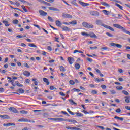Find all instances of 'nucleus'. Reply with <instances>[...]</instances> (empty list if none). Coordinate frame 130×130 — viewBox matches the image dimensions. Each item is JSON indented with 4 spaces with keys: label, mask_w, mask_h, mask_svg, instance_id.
Segmentation results:
<instances>
[{
    "label": "nucleus",
    "mask_w": 130,
    "mask_h": 130,
    "mask_svg": "<svg viewBox=\"0 0 130 130\" xmlns=\"http://www.w3.org/2000/svg\"><path fill=\"white\" fill-rule=\"evenodd\" d=\"M96 24L99 26H102V27H104V28H105L106 29H108L109 30H110V31H112V32H114V29H113V28L107 25L103 24V22H102V20H97L96 21Z\"/></svg>",
    "instance_id": "f257e3e1"
},
{
    "label": "nucleus",
    "mask_w": 130,
    "mask_h": 130,
    "mask_svg": "<svg viewBox=\"0 0 130 130\" xmlns=\"http://www.w3.org/2000/svg\"><path fill=\"white\" fill-rule=\"evenodd\" d=\"M82 24L85 28H87L88 29H93V28H94V25H93V24L87 22H83Z\"/></svg>",
    "instance_id": "f03ea898"
},
{
    "label": "nucleus",
    "mask_w": 130,
    "mask_h": 130,
    "mask_svg": "<svg viewBox=\"0 0 130 130\" xmlns=\"http://www.w3.org/2000/svg\"><path fill=\"white\" fill-rule=\"evenodd\" d=\"M62 17L66 19H72V18H73V16L72 15L64 13L62 14Z\"/></svg>",
    "instance_id": "7ed1b4c3"
},
{
    "label": "nucleus",
    "mask_w": 130,
    "mask_h": 130,
    "mask_svg": "<svg viewBox=\"0 0 130 130\" xmlns=\"http://www.w3.org/2000/svg\"><path fill=\"white\" fill-rule=\"evenodd\" d=\"M49 120H51V121H61V120H64L63 118H48Z\"/></svg>",
    "instance_id": "20e7f679"
},
{
    "label": "nucleus",
    "mask_w": 130,
    "mask_h": 130,
    "mask_svg": "<svg viewBox=\"0 0 130 130\" xmlns=\"http://www.w3.org/2000/svg\"><path fill=\"white\" fill-rule=\"evenodd\" d=\"M111 46H113V47H117L118 48H121L122 46L120 45L119 44L114 43L113 42L110 43Z\"/></svg>",
    "instance_id": "39448f33"
},
{
    "label": "nucleus",
    "mask_w": 130,
    "mask_h": 130,
    "mask_svg": "<svg viewBox=\"0 0 130 130\" xmlns=\"http://www.w3.org/2000/svg\"><path fill=\"white\" fill-rule=\"evenodd\" d=\"M113 27H115V28H117V29H120V30H122V31H123V29H124V27L121 26V25L118 24H113Z\"/></svg>",
    "instance_id": "423d86ee"
},
{
    "label": "nucleus",
    "mask_w": 130,
    "mask_h": 130,
    "mask_svg": "<svg viewBox=\"0 0 130 130\" xmlns=\"http://www.w3.org/2000/svg\"><path fill=\"white\" fill-rule=\"evenodd\" d=\"M19 122H31V120H28L27 118H21L18 120Z\"/></svg>",
    "instance_id": "0eeeda50"
},
{
    "label": "nucleus",
    "mask_w": 130,
    "mask_h": 130,
    "mask_svg": "<svg viewBox=\"0 0 130 130\" xmlns=\"http://www.w3.org/2000/svg\"><path fill=\"white\" fill-rule=\"evenodd\" d=\"M89 13L91 14L92 16H99V12L96 11H90Z\"/></svg>",
    "instance_id": "6e6552de"
},
{
    "label": "nucleus",
    "mask_w": 130,
    "mask_h": 130,
    "mask_svg": "<svg viewBox=\"0 0 130 130\" xmlns=\"http://www.w3.org/2000/svg\"><path fill=\"white\" fill-rule=\"evenodd\" d=\"M39 13L41 16H43V17H45L47 15V12H45L43 10H39Z\"/></svg>",
    "instance_id": "1a4fd4ad"
},
{
    "label": "nucleus",
    "mask_w": 130,
    "mask_h": 130,
    "mask_svg": "<svg viewBox=\"0 0 130 130\" xmlns=\"http://www.w3.org/2000/svg\"><path fill=\"white\" fill-rule=\"evenodd\" d=\"M66 128H67V129H70V130H82V129L80 128H77L76 127L67 126L66 127Z\"/></svg>",
    "instance_id": "9d476101"
},
{
    "label": "nucleus",
    "mask_w": 130,
    "mask_h": 130,
    "mask_svg": "<svg viewBox=\"0 0 130 130\" xmlns=\"http://www.w3.org/2000/svg\"><path fill=\"white\" fill-rule=\"evenodd\" d=\"M9 110H10V111H12V112H14V113H19V112L17 110H16V108L12 107L9 108Z\"/></svg>",
    "instance_id": "9b49d317"
},
{
    "label": "nucleus",
    "mask_w": 130,
    "mask_h": 130,
    "mask_svg": "<svg viewBox=\"0 0 130 130\" xmlns=\"http://www.w3.org/2000/svg\"><path fill=\"white\" fill-rule=\"evenodd\" d=\"M79 4L82 6L83 7H88V6H90V4L89 3H86L82 1H79Z\"/></svg>",
    "instance_id": "f8f14e48"
},
{
    "label": "nucleus",
    "mask_w": 130,
    "mask_h": 130,
    "mask_svg": "<svg viewBox=\"0 0 130 130\" xmlns=\"http://www.w3.org/2000/svg\"><path fill=\"white\" fill-rule=\"evenodd\" d=\"M16 125V124H15V123H4L3 124V126H6L7 127H8V126H15Z\"/></svg>",
    "instance_id": "ddd939ff"
},
{
    "label": "nucleus",
    "mask_w": 130,
    "mask_h": 130,
    "mask_svg": "<svg viewBox=\"0 0 130 130\" xmlns=\"http://www.w3.org/2000/svg\"><path fill=\"white\" fill-rule=\"evenodd\" d=\"M68 59L70 64H73V63H74V62H75V60L74 59V58L68 57Z\"/></svg>",
    "instance_id": "4468645a"
},
{
    "label": "nucleus",
    "mask_w": 130,
    "mask_h": 130,
    "mask_svg": "<svg viewBox=\"0 0 130 130\" xmlns=\"http://www.w3.org/2000/svg\"><path fill=\"white\" fill-rule=\"evenodd\" d=\"M61 121H68V122H73V123H77V121L75 120H71V119H63V120H61Z\"/></svg>",
    "instance_id": "2eb2a0df"
},
{
    "label": "nucleus",
    "mask_w": 130,
    "mask_h": 130,
    "mask_svg": "<svg viewBox=\"0 0 130 130\" xmlns=\"http://www.w3.org/2000/svg\"><path fill=\"white\" fill-rule=\"evenodd\" d=\"M1 118H3V119H9L10 117L7 115H0Z\"/></svg>",
    "instance_id": "dca6fc26"
},
{
    "label": "nucleus",
    "mask_w": 130,
    "mask_h": 130,
    "mask_svg": "<svg viewBox=\"0 0 130 130\" xmlns=\"http://www.w3.org/2000/svg\"><path fill=\"white\" fill-rule=\"evenodd\" d=\"M23 74L25 77H30L31 75V73L29 71H24Z\"/></svg>",
    "instance_id": "f3484780"
},
{
    "label": "nucleus",
    "mask_w": 130,
    "mask_h": 130,
    "mask_svg": "<svg viewBox=\"0 0 130 130\" xmlns=\"http://www.w3.org/2000/svg\"><path fill=\"white\" fill-rule=\"evenodd\" d=\"M49 10L50 11H55L56 12H59V9L54 7H49Z\"/></svg>",
    "instance_id": "a211bd4d"
},
{
    "label": "nucleus",
    "mask_w": 130,
    "mask_h": 130,
    "mask_svg": "<svg viewBox=\"0 0 130 130\" xmlns=\"http://www.w3.org/2000/svg\"><path fill=\"white\" fill-rule=\"evenodd\" d=\"M101 4L103 5L105 7H107V8H109V7H110V6L109 5V4H108L107 3L105 2H102L101 3Z\"/></svg>",
    "instance_id": "6ab92c4d"
},
{
    "label": "nucleus",
    "mask_w": 130,
    "mask_h": 130,
    "mask_svg": "<svg viewBox=\"0 0 130 130\" xmlns=\"http://www.w3.org/2000/svg\"><path fill=\"white\" fill-rule=\"evenodd\" d=\"M89 36H90L91 38H97V36L94 32L90 33Z\"/></svg>",
    "instance_id": "aec40b11"
},
{
    "label": "nucleus",
    "mask_w": 130,
    "mask_h": 130,
    "mask_svg": "<svg viewBox=\"0 0 130 130\" xmlns=\"http://www.w3.org/2000/svg\"><path fill=\"white\" fill-rule=\"evenodd\" d=\"M55 23L57 27H61V25H62V24L61 23V22H60V21L59 20H56Z\"/></svg>",
    "instance_id": "412c9836"
},
{
    "label": "nucleus",
    "mask_w": 130,
    "mask_h": 130,
    "mask_svg": "<svg viewBox=\"0 0 130 130\" xmlns=\"http://www.w3.org/2000/svg\"><path fill=\"white\" fill-rule=\"evenodd\" d=\"M114 118L115 119H118V120H120L121 121H123V120H124V119H123V118L120 117H118L117 116H115Z\"/></svg>",
    "instance_id": "4be33fe9"
},
{
    "label": "nucleus",
    "mask_w": 130,
    "mask_h": 130,
    "mask_svg": "<svg viewBox=\"0 0 130 130\" xmlns=\"http://www.w3.org/2000/svg\"><path fill=\"white\" fill-rule=\"evenodd\" d=\"M102 12H103L104 15H106L107 16H108V15H110V12H109V11L107 10H102Z\"/></svg>",
    "instance_id": "5701e85b"
},
{
    "label": "nucleus",
    "mask_w": 130,
    "mask_h": 130,
    "mask_svg": "<svg viewBox=\"0 0 130 130\" xmlns=\"http://www.w3.org/2000/svg\"><path fill=\"white\" fill-rule=\"evenodd\" d=\"M61 28L63 31H68V32H69L70 30V28L67 26H63L62 27H61Z\"/></svg>",
    "instance_id": "b1692460"
},
{
    "label": "nucleus",
    "mask_w": 130,
    "mask_h": 130,
    "mask_svg": "<svg viewBox=\"0 0 130 130\" xmlns=\"http://www.w3.org/2000/svg\"><path fill=\"white\" fill-rule=\"evenodd\" d=\"M43 81L44 82H45V83H47L46 85H47V86H48V85H49V81H48V79H47V78H43Z\"/></svg>",
    "instance_id": "393cba45"
},
{
    "label": "nucleus",
    "mask_w": 130,
    "mask_h": 130,
    "mask_svg": "<svg viewBox=\"0 0 130 130\" xmlns=\"http://www.w3.org/2000/svg\"><path fill=\"white\" fill-rule=\"evenodd\" d=\"M115 6L116 7H118V8H119L120 10H123V7H122L121 5H119V4L116 3Z\"/></svg>",
    "instance_id": "a878e982"
},
{
    "label": "nucleus",
    "mask_w": 130,
    "mask_h": 130,
    "mask_svg": "<svg viewBox=\"0 0 130 130\" xmlns=\"http://www.w3.org/2000/svg\"><path fill=\"white\" fill-rule=\"evenodd\" d=\"M3 23H4V24L5 25L6 27H9V26H10V24H9V22L6 21V20H4L3 21Z\"/></svg>",
    "instance_id": "bb28decb"
},
{
    "label": "nucleus",
    "mask_w": 130,
    "mask_h": 130,
    "mask_svg": "<svg viewBox=\"0 0 130 130\" xmlns=\"http://www.w3.org/2000/svg\"><path fill=\"white\" fill-rule=\"evenodd\" d=\"M69 23L70 25H77V24H78V22H77L76 20H74L73 21L69 22Z\"/></svg>",
    "instance_id": "cd10ccee"
},
{
    "label": "nucleus",
    "mask_w": 130,
    "mask_h": 130,
    "mask_svg": "<svg viewBox=\"0 0 130 130\" xmlns=\"http://www.w3.org/2000/svg\"><path fill=\"white\" fill-rule=\"evenodd\" d=\"M75 114L80 117H83V116H84V114H82L81 113H75Z\"/></svg>",
    "instance_id": "c85d7f7f"
},
{
    "label": "nucleus",
    "mask_w": 130,
    "mask_h": 130,
    "mask_svg": "<svg viewBox=\"0 0 130 130\" xmlns=\"http://www.w3.org/2000/svg\"><path fill=\"white\" fill-rule=\"evenodd\" d=\"M122 93H123V94H124L126 96H128V95H129V93H128V92H127L125 90H122Z\"/></svg>",
    "instance_id": "c756f323"
},
{
    "label": "nucleus",
    "mask_w": 130,
    "mask_h": 130,
    "mask_svg": "<svg viewBox=\"0 0 130 130\" xmlns=\"http://www.w3.org/2000/svg\"><path fill=\"white\" fill-rule=\"evenodd\" d=\"M60 71H61V72H66V69L63 66H60Z\"/></svg>",
    "instance_id": "7c9ffc66"
},
{
    "label": "nucleus",
    "mask_w": 130,
    "mask_h": 130,
    "mask_svg": "<svg viewBox=\"0 0 130 130\" xmlns=\"http://www.w3.org/2000/svg\"><path fill=\"white\" fill-rule=\"evenodd\" d=\"M77 52H79V53H84V52L82 51H80L78 50H75L73 52V53H77Z\"/></svg>",
    "instance_id": "2f4dec72"
},
{
    "label": "nucleus",
    "mask_w": 130,
    "mask_h": 130,
    "mask_svg": "<svg viewBox=\"0 0 130 130\" xmlns=\"http://www.w3.org/2000/svg\"><path fill=\"white\" fill-rule=\"evenodd\" d=\"M18 92H19V93H20V94H23V93H25V91L24 90V89H23L22 88L19 89Z\"/></svg>",
    "instance_id": "473e14b6"
},
{
    "label": "nucleus",
    "mask_w": 130,
    "mask_h": 130,
    "mask_svg": "<svg viewBox=\"0 0 130 130\" xmlns=\"http://www.w3.org/2000/svg\"><path fill=\"white\" fill-rule=\"evenodd\" d=\"M28 46H29V47H34L35 48L37 47V46L35 45L34 44H28Z\"/></svg>",
    "instance_id": "72a5a7b5"
},
{
    "label": "nucleus",
    "mask_w": 130,
    "mask_h": 130,
    "mask_svg": "<svg viewBox=\"0 0 130 130\" xmlns=\"http://www.w3.org/2000/svg\"><path fill=\"white\" fill-rule=\"evenodd\" d=\"M67 111L69 112L70 114H71V115H75V113L71 111V110L69 108L67 109Z\"/></svg>",
    "instance_id": "f704fd0d"
},
{
    "label": "nucleus",
    "mask_w": 130,
    "mask_h": 130,
    "mask_svg": "<svg viewBox=\"0 0 130 130\" xmlns=\"http://www.w3.org/2000/svg\"><path fill=\"white\" fill-rule=\"evenodd\" d=\"M31 50H32V48H31L27 49L25 50V52H27L28 53H31L32 52H31Z\"/></svg>",
    "instance_id": "c9c22d12"
},
{
    "label": "nucleus",
    "mask_w": 130,
    "mask_h": 130,
    "mask_svg": "<svg viewBox=\"0 0 130 130\" xmlns=\"http://www.w3.org/2000/svg\"><path fill=\"white\" fill-rule=\"evenodd\" d=\"M75 67L76 70H79L81 66L79 64V63H76Z\"/></svg>",
    "instance_id": "e433bc0d"
},
{
    "label": "nucleus",
    "mask_w": 130,
    "mask_h": 130,
    "mask_svg": "<svg viewBox=\"0 0 130 130\" xmlns=\"http://www.w3.org/2000/svg\"><path fill=\"white\" fill-rule=\"evenodd\" d=\"M15 83H16L17 86H18V87H23V85L21 84L20 83H19V82L16 81Z\"/></svg>",
    "instance_id": "4c0bfd02"
},
{
    "label": "nucleus",
    "mask_w": 130,
    "mask_h": 130,
    "mask_svg": "<svg viewBox=\"0 0 130 130\" xmlns=\"http://www.w3.org/2000/svg\"><path fill=\"white\" fill-rule=\"evenodd\" d=\"M69 102H70L71 104L74 105L75 104V105H77V103H76L73 100H69Z\"/></svg>",
    "instance_id": "58836bf2"
},
{
    "label": "nucleus",
    "mask_w": 130,
    "mask_h": 130,
    "mask_svg": "<svg viewBox=\"0 0 130 130\" xmlns=\"http://www.w3.org/2000/svg\"><path fill=\"white\" fill-rule=\"evenodd\" d=\"M122 32H123L124 33H126V34H128V35H130V32L126 30L125 28H124V29H123Z\"/></svg>",
    "instance_id": "ea45409f"
},
{
    "label": "nucleus",
    "mask_w": 130,
    "mask_h": 130,
    "mask_svg": "<svg viewBox=\"0 0 130 130\" xmlns=\"http://www.w3.org/2000/svg\"><path fill=\"white\" fill-rule=\"evenodd\" d=\"M22 114H27L28 113V112L25 110H22L20 112Z\"/></svg>",
    "instance_id": "a19ab883"
},
{
    "label": "nucleus",
    "mask_w": 130,
    "mask_h": 130,
    "mask_svg": "<svg viewBox=\"0 0 130 130\" xmlns=\"http://www.w3.org/2000/svg\"><path fill=\"white\" fill-rule=\"evenodd\" d=\"M21 8L23 9V11H24V12H26L27 13V12H28V10H27V9H26V7H25V6L22 5L21 6Z\"/></svg>",
    "instance_id": "79ce46f5"
},
{
    "label": "nucleus",
    "mask_w": 130,
    "mask_h": 130,
    "mask_svg": "<svg viewBox=\"0 0 130 130\" xmlns=\"http://www.w3.org/2000/svg\"><path fill=\"white\" fill-rule=\"evenodd\" d=\"M106 35H107V36H108L109 37H113V35L109 33V32H106Z\"/></svg>",
    "instance_id": "37998d69"
},
{
    "label": "nucleus",
    "mask_w": 130,
    "mask_h": 130,
    "mask_svg": "<svg viewBox=\"0 0 130 130\" xmlns=\"http://www.w3.org/2000/svg\"><path fill=\"white\" fill-rule=\"evenodd\" d=\"M116 89L117 90H122V89H123V87H122V86H118L116 87Z\"/></svg>",
    "instance_id": "c03bdc74"
},
{
    "label": "nucleus",
    "mask_w": 130,
    "mask_h": 130,
    "mask_svg": "<svg viewBox=\"0 0 130 130\" xmlns=\"http://www.w3.org/2000/svg\"><path fill=\"white\" fill-rule=\"evenodd\" d=\"M81 35H83V36H89V34L87 32H82Z\"/></svg>",
    "instance_id": "a18cd8bd"
},
{
    "label": "nucleus",
    "mask_w": 130,
    "mask_h": 130,
    "mask_svg": "<svg viewBox=\"0 0 130 130\" xmlns=\"http://www.w3.org/2000/svg\"><path fill=\"white\" fill-rule=\"evenodd\" d=\"M110 93L112 94L113 95H115V94H116V92H115V90H110Z\"/></svg>",
    "instance_id": "49530a36"
},
{
    "label": "nucleus",
    "mask_w": 130,
    "mask_h": 130,
    "mask_svg": "<svg viewBox=\"0 0 130 130\" xmlns=\"http://www.w3.org/2000/svg\"><path fill=\"white\" fill-rule=\"evenodd\" d=\"M48 19L49 20V21L50 22H53V19L52 18H51V17H50V16L48 17Z\"/></svg>",
    "instance_id": "de8ad7c7"
},
{
    "label": "nucleus",
    "mask_w": 130,
    "mask_h": 130,
    "mask_svg": "<svg viewBox=\"0 0 130 130\" xmlns=\"http://www.w3.org/2000/svg\"><path fill=\"white\" fill-rule=\"evenodd\" d=\"M101 49L103 50H109V48L107 47H102L101 48Z\"/></svg>",
    "instance_id": "09e8293b"
},
{
    "label": "nucleus",
    "mask_w": 130,
    "mask_h": 130,
    "mask_svg": "<svg viewBox=\"0 0 130 130\" xmlns=\"http://www.w3.org/2000/svg\"><path fill=\"white\" fill-rule=\"evenodd\" d=\"M13 24H18L19 23V21L17 19H15L13 21Z\"/></svg>",
    "instance_id": "8fccbe9b"
},
{
    "label": "nucleus",
    "mask_w": 130,
    "mask_h": 130,
    "mask_svg": "<svg viewBox=\"0 0 130 130\" xmlns=\"http://www.w3.org/2000/svg\"><path fill=\"white\" fill-rule=\"evenodd\" d=\"M101 87L102 88V89H103V90H105V89H106L107 87L106 85H102L101 86Z\"/></svg>",
    "instance_id": "3c124183"
},
{
    "label": "nucleus",
    "mask_w": 130,
    "mask_h": 130,
    "mask_svg": "<svg viewBox=\"0 0 130 130\" xmlns=\"http://www.w3.org/2000/svg\"><path fill=\"white\" fill-rule=\"evenodd\" d=\"M91 93L93 95H95L96 94H98V92H97V91H96V90H92V91H91Z\"/></svg>",
    "instance_id": "603ef678"
},
{
    "label": "nucleus",
    "mask_w": 130,
    "mask_h": 130,
    "mask_svg": "<svg viewBox=\"0 0 130 130\" xmlns=\"http://www.w3.org/2000/svg\"><path fill=\"white\" fill-rule=\"evenodd\" d=\"M50 90H57L56 88L54 87V86H50Z\"/></svg>",
    "instance_id": "864d4df0"
},
{
    "label": "nucleus",
    "mask_w": 130,
    "mask_h": 130,
    "mask_svg": "<svg viewBox=\"0 0 130 130\" xmlns=\"http://www.w3.org/2000/svg\"><path fill=\"white\" fill-rule=\"evenodd\" d=\"M23 66L24 67H26V68H27L28 69H29V68H30V66L29 65H28V63H24Z\"/></svg>",
    "instance_id": "5fc2aeb1"
},
{
    "label": "nucleus",
    "mask_w": 130,
    "mask_h": 130,
    "mask_svg": "<svg viewBox=\"0 0 130 130\" xmlns=\"http://www.w3.org/2000/svg\"><path fill=\"white\" fill-rule=\"evenodd\" d=\"M87 60H88V61H89V62H92V61H93V59H92L91 58H87Z\"/></svg>",
    "instance_id": "6e6d98bb"
},
{
    "label": "nucleus",
    "mask_w": 130,
    "mask_h": 130,
    "mask_svg": "<svg viewBox=\"0 0 130 130\" xmlns=\"http://www.w3.org/2000/svg\"><path fill=\"white\" fill-rule=\"evenodd\" d=\"M126 99L125 100V102H126L127 103H129L130 101H129V99H128V98L126 97Z\"/></svg>",
    "instance_id": "4d7b16f0"
},
{
    "label": "nucleus",
    "mask_w": 130,
    "mask_h": 130,
    "mask_svg": "<svg viewBox=\"0 0 130 130\" xmlns=\"http://www.w3.org/2000/svg\"><path fill=\"white\" fill-rule=\"evenodd\" d=\"M69 83L70 85H74L75 82H74V80H70Z\"/></svg>",
    "instance_id": "13d9d810"
},
{
    "label": "nucleus",
    "mask_w": 130,
    "mask_h": 130,
    "mask_svg": "<svg viewBox=\"0 0 130 130\" xmlns=\"http://www.w3.org/2000/svg\"><path fill=\"white\" fill-rule=\"evenodd\" d=\"M82 112H83L84 114H90V113L87 112L86 110H83Z\"/></svg>",
    "instance_id": "bf43d9fd"
},
{
    "label": "nucleus",
    "mask_w": 130,
    "mask_h": 130,
    "mask_svg": "<svg viewBox=\"0 0 130 130\" xmlns=\"http://www.w3.org/2000/svg\"><path fill=\"white\" fill-rule=\"evenodd\" d=\"M116 112L117 113H120V112H121V110H120V108H118V109H117V110H116Z\"/></svg>",
    "instance_id": "052dcab7"
},
{
    "label": "nucleus",
    "mask_w": 130,
    "mask_h": 130,
    "mask_svg": "<svg viewBox=\"0 0 130 130\" xmlns=\"http://www.w3.org/2000/svg\"><path fill=\"white\" fill-rule=\"evenodd\" d=\"M34 27H36L37 28H38V29H39V30H40V27L39 26V25H36V24H34Z\"/></svg>",
    "instance_id": "680f3d73"
},
{
    "label": "nucleus",
    "mask_w": 130,
    "mask_h": 130,
    "mask_svg": "<svg viewBox=\"0 0 130 130\" xmlns=\"http://www.w3.org/2000/svg\"><path fill=\"white\" fill-rule=\"evenodd\" d=\"M14 5H15L16 6H20V4L18 2H14Z\"/></svg>",
    "instance_id": "e2e57ef3"
},
{
    "label": "nucleus",
    "mask_w": 130,
    "mask_h": 130,
    "mask_svg": "<svg viewBox=\"0 0 130 130\" xmlns=\"http://www.w3.org/2000/svg\"><path fill=\"white\" fill-rule=\"evenodd\" d=\"M59 94H60L61 96H66V94H64V93H63V92H61V91L59 92Z\"/></svg>",
    "instance_id": "0e129e2a"
},
{
    "label": "nucleus",
    "mask_w": 130,
    "mask_h": 130,
    "mask_svg": "<svg viewBox=\"0 0 130 130\" xmlns=\"http://www.w3.org/2000/svg\"><path fill=\"white\" fill-rule=\"evenodd\" d=\"M5 91L4 88H2V87H0V92H1V93H3Z\"/></svg>",
    "instance_id": "69168bd1"
},
{
    "label": "nucleus",
    "mask_w": 130,
    "mask_h": 130,
    "mask_svg": "<svg viewBox=\"0 0 130 130\" xmlns=\"http://www.w3.org/2000/svg\"><path fill=\"white\" fill-rule=\"evenodd\" d=\"M47 49H48V50H49V51H51V50H52V49L49 46L47 47Z\"/></svg>",
    "instance_id": "338daca9"
},
{
    "label": "nucleus",
    "mask_w": 130,
    "mask_h": 130,
    "mask_svg": "<svg viewBox=\"0 0 130 130\" xmlns=\"http://www.w3.org/2000/svg\"><path fill=\"white\" fill-rule=\"evenodd\" d=\"M89 87H90L91 88H95V85L94 84H89Z\"/></svg>",
    "instance_id": "774afa93"
}]
</instances>
